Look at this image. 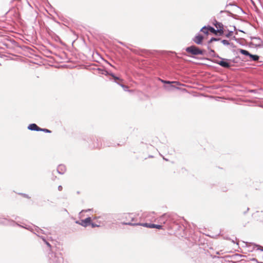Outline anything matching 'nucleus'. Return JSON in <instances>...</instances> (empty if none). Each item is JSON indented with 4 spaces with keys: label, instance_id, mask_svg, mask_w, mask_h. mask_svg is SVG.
<instances>
[{
    "label": "nucleus",
    "instance_id": "nucleus-1",
    "mask_svg": "<svg viewBox=\"0 0 263 263\" xmlns=\"http://www.w3.org/2000/svg\"><path fill=\"white\" fill-rule=\"evenodd\" d=\"M186 51L193 55H199L203 54V51L195 46H191L186 49Z\"/></svg>",
    "mask_w": 263,
    "mask_h": 263
},
{
    "label": "nucleus",
    "instance_id": "nucleus-2",
    "mask_svg": "<svg viewBox=\"0 0 263 263\" xmlns=\"http://www.w3.org/2000/svg\"><path fill=\"white\" fill-rule=\"evenodd\" d=\"M232 6L233 8V9L231 8V16H234L236 17L241 13L242 10L239 7L231 4V6Z\"/></svg>",
    "mask_w": 263,
    "mask_h": 263
},
{
    "label": "nucleus",
    "instance_id": "nucleus-3",
    "mask_svg": "<svg viewBox=\"0 0 263 263\" xmlns=\"http://www.w3.org/2000/svg\"><path fill=\"white\" fill-rule=\"evenodd\" d=\"M96 219L97 220L96 221L91 222V225L92 228L101 227L104 224V220L101 217H98Z\"/></svg>",
    "mask_w": 263,
    "mask_h": 263
},
{
    "label": "nucleus",
    "instance_id": "nucleus-4",
    "mask_svg": "<svg viewBox=\"0 0 263 263\" xmlns=\"http://www.w3.org/2000/svg\"><path fill=\"white\" fill-rule=\"evenodd\" d=\"M79 223L80 225H81L84 227H86L87 226L91 224V219L90 217H87L85 219L81 220V221L80 222H79Z\"/></svg>",
    "mask_w": 263,
    "mask_h": 263
},
{
    "label": "nucleus",
    "instance_id": "nucleus-5",
    "mask_svg": "<svg viewBox=\"0 0 263 263\" xmlns=\"http://www.w3.org/2000/svg\"><path fill=\"white\" fill-rule=\"evenodd\" d=\"M215 26L217 29V32H218L219 34H222L223 33L222 24L216 22L215 24Z\"/></svg>",
    "mask_w": 263,
    "mask_h": 263
},
{
    "label": "nucleus",
    "instance_id": "nucleus-6",
    "mask_svg": "<svg viewBox=\"0 0 263 263\" xmlns=\"http://www.w3.org/2000/svg\"><path fill=\"white\" fill-rule=\"evenodd\" d=\"M28 129L31 130L40 131L41 128L37 126L36 124L33 123L30 124L28 127Z\"/></svg>",
    "mask_w": 263,
    "mask_h": 263
},
{
    "label": "nucleus",
    "instance_id": "nucleus-7",
    "mask_svg": "<svg viewBox=\"0 0 263 263\" xmlns=\"http://www.w3.org/2000/svg\"><path fill=\"white\" fill-rule=\"evenodd\" d=\"M203 36L201 35H198L195 36L194 41L197 44H201L203 40Z\"/></svg>",
    "mask_w": 263,
    "mask_h": 263
},
{
    "label": "nucleus",
    "instance_id": "nucleus-8",
    "mask_svg": "<svg viewBox=\"0 0 263 263\" xmlns=\"http://www.w3.org/2000/svg\"><path fill=\"white\" fill-rule=\"evenodd\" d=\"M259 59V57L257 55H253L252 54H250V55H249L248 58L247 59V60L248 61H257Z\"/></svg>",
    "mask_w": 263,
    "mask_h": 263
},
{
    "label": "nucleus",
    "instance_id": "nucleus-9",
    "mask_svg": "<svg viewBox=\"0 0 263 263\" xmlns=\"http://www.w3.org/2000/svg\"><path fill=\"white\" fill-rule=\"evenodd\" d=\"M232 247V249L234 250L235 251H238V249H239L238 245L237 243L235 242L234 241H232L231 242V248Z\"/></svg>",
    "mask_w": 263,
    "mask_h": 263
},
{
    "label": "nucleus",
    "instance_id": "nucleus-10",
    "mask_svg": "<svg viewBox=\"0 0 263 263\" xmlns=\"http://www.w3.org/2000/svg\"><path fill=\"white\" fill-rule=\"evenodd\" d=\"M239 52L248 58L250 54L248 51L241 49H239Z\"/></svg>",
    "mask_w": 263,
    "mask_h": 263
},
{
    "label": "nucleus",
    "instance_id": "nucleus-11",
    "mask_svg": "<svg viewBox=\"0 0 263 263\" xmlns=\"http://www.w3.org/2000/svg\"><path fill=\"white\" fill-rule=\"evenodd\" d=\"M209 31L211 32L212 33H213L215 34H217L218 33V32H217V30L215 29L214 28L209 26Z\"/></svg>",
    "mask_w": 263,
    "mask_h": 263
},
{
    "label": "nucleus",
    "instance_id": "nucleus-12",
    "mask_svg": "<svg viewBox=\"0 0 263 263\" xmlns=\"http://www.w3.org/2000/svg\"><path fill=\"white\" fill-rule=\"evenodd\" d=\"M201 31L203 32L205 34H208L209 31V26L208 27H203Z\"/></svg>",
    "mask_w": 263,
    "mask_h": 263
},
{
    "label": "nucleus",
    "instance_id": "nucleus-13",
    "mask_svg": "<svg viewBox=\"0 0 263 263\" xmlns=\"http://www.w3.org/2000/svg\"><path fill=\"white\" fill-rule=\"evenodd\" d=\"M137 224V225L142 226L143 227L149 228H152V224H149V223H140V224Z\"/></svg>",
    "mask_w": 263,
    "mask_h": 263
},
{
    "label": "nucleus",
    "instance_id": "nucleus-14",
    "mask_svg": "<svg viewBox=\"0 0 263 263\" xmlns=\"http://www.w3.org/2000/svg\"><path fill=\"white\" fill-rule=\"evenodd\" d=\"M152 228H156L158 229H162V226L161 225H159V224H152Z\"/></svg>",
    "mask_w": 263,
    "mask_h": 263
},
{
    "label": "nucleus",
    "instance_id": "nucleus-15",
    "mask_svg": "<svg viewBox=\"0 0 263 263\" xmlns=\"http://www.w3.org/2000/svg\"><path fill=\"white\" fill-rule=\"evenodd\" d=\"M220 65L224 67H228L229 66V65L228 63L223 61L220 62Z\"/></svg>",
    "mask_w": 263,
    "mask_h": 263
},
{
    "label": "nucleus",
    "instance_id": "nucleus-16",
    "mask_svg": "<svg viewBox=\"0 0 263 263\" xmlns=\"http://www.w3.org/2000/svg\"><path fill=\"white\" fill-rule=\"evenodd\" d=\"M111 76L112 77L114 78V79L115 80V81H117V80H119L121 82H122L123 81V80L122 79H120L119 78L115 76L114 74H111Z\"/></svg>",
    "mask_w": 263,
    "mask_h": 263
},
{
    "label": "nucleus",
    "instance_id": "nucleus-17",
    "mask_svg": "<svg viewBox=\"0 0 263 263\" xmlns=\"http://www.w3.org/2000/svg\"><path fill=\"white\" fill-rule=\"evenodd\" d=\"M40 131L44 132L45 133H51V131L46 128H41Z\"/></svg>",
    "mask_w": 263,
    "mask_h": 263
},
{
    "label": "nucleus",
    "instance_id": "nucleus-18",
    "mask_svg": "<svg viewBox=\"0 0 263 263\" xmlns=\"http://www.w3.org/2000/svg\"><path fill=\"white\" fill-rule=\"evenodd\" d=\"M125 217L126 218H127L128 217V218H131L132 219V221H133V218L131 217V214H126V215H125Z\"/></svg>",
    "mask_w": 263,
    "mask_h": 263
},
{
    "label": "nucleus",
    "instance_id": "nucleus-19",
    "mask_svg": "<svg viewBox=\"0 0 263 263\" xmlns=\"http://www.w3.org/2000/svg\"><path fill=\"white\" fill-rule=\"evenodd\" d=\"M118 83L119 84H120V86H121L122 87L124 88H128V87H127V86H125V85H123V84H120V83H118Z\"/></svg>",
    "mask_w": 263,
    "mask_h": 263
},
{
    "label": "nucleus",
    "instance_id": "nucleus-20",
    "mask_svg": "<svg viewBox=\"0 0 263 263\" xmlns=\"http://www.w3.org/2000/svg\"><path fill=\"white\" fill-rule=\"evenodd\" d=\"M58 190L59 191H61L63 190V187L61 185L58 186Z\"/></svg>",
    "mask_w": 263,
    "mask_h": 263
},
{
    "label": "nucleus",
    "instance_id": "nucleus-21",
    "mask_svg": "<svg viewBox=\"0 0 263 263\" xmlns=\"http://www.w3.org/2000/svg\"><path fill=\"white\" fill-rule=\"evenodd\" d=\"M44 241H45V242L46 244L47 245V246H48L49 247L51 248V245H50V244L49 242H48L47 241H45V240H44Z\"/></svg>",
    "mask_w": 263,
    "mask_h": 263
},
{
    "label": "nucleus",
    "instance_id": "nucleus-22",
    "mask_svg": "<svg viewBox=\"0 0 263 263\" xmlns=\"http://www.w3.org/2000/svg\"><path fill=\"white\" fill-rule=\"evenodd\" d=\"M216 40H217V39H215V38H212V39L210 40V43L212 42L213 41H216Z\"/></svg>",
    "mask_w": 263,
    "mask_h": 263
},
{
    "label": "nucleus",
    "instance_id": "nucleus-23",
    "mask_svg": "<svg viewBox=\"0 0 263 263\" xmlns=\"http://www.w3.org/2000/svg\"><path fill=\"white\" fill-rule=\"evenodd\" d=\"M164 82L165 83H168V84L172 83V82H171L170 81H164ZM172 83H176V82H172Z\"/></svg>",
    "mask_w": 263,
    "mask_h": 263
},
{
    "label": "nucleus",
    "instance_id": "nucleus-24",
    "mask_svg": "<svg viewBox=\"0 0 263 263\" xmlns=\"http://www.w3.org/2000/svg\"><path fill=\"white\" fill-rule=\"evenodd\" d=\"M126 224H131V223L130 222H127L125 223Z\"/></svg>",
    "mask_w": 263,
    "mask_h": 263
},
{
    "label": "nucleus",
    "instance_id": "nucleus-25",
    "mask_svg": "<svg viewBox=\"0 0 263 263\" xmlns=\"http://www.w3.org/2000/svg\"><path fill=\"white\" fill-rule=\"evenodd\" d=\"M223 42H224V43H226V40H223Z\"/></svg>",
    "mask_w": 263,
    "mask_h": 263
},
{
    "label": "nucleus",
    "instance_id": "nucleus-26",
    "mask_svg": "<svg viewBox=\"0 0 263 263\" xmlns=\"http://www.w3.org/2000/svg\"><path fill=\"white\" fill-rule=\"evenodd\" d=\"M223 42H224V43H226V40H223Z\"/></svg>",
    "mask_w": 263,
    "mask_h": 263
},
{
    "label": "nucleus",
    "instance_id": "nucleus-27",
    "mask_svg": "<svg viewBox=\"0 0 263 263\" xmlns=\"http://www.w3.org/2000/svg\"><path fill=\"white\" fill-rule=\"evenodd\" d=\"M231 35H232V31H231Z\"/></svg>",
    "mask_w": 263,
    "mask_h": 263
},
{
    "label": "nucleus",
    "instance_id": "nucleus-28",
    "mask_svg": "<svg viewBox=\"0 0 263 263\" xmlns=\"http://www.w3.org/2000/svg\"><path fill=\"white\" fill-rule=\"evenodd\" d=\"M236 263H239V262H236Z\"/></svg>",
    "mask_w": 263,
    "mask_h": 263
}]
</instances>
